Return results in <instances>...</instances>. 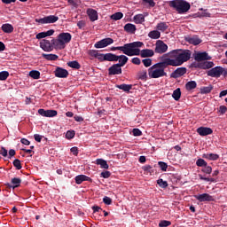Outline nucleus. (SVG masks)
I'll return each instance as SVG.
<instances>
[{"instance_id":"1a4fd4ad","label":"nucleus","mask_w":227,"mask_h":227,"mask_svg":"<svg viewBox=\"0 0 227 227\" xmlns=\"http://www.w3.org/2000/svg\"><path fill=\"white\" fill-rule=\"evenodd\" d=\"M58 38L59 39V43H60V46L61 48L60 49H64L65 48V45L67 43H69L72 40V35L71 34L69 33H60L59 35H58Z\"/></svg>"},{"instance_id":"6e6d98bb","label":"nucleus","mask_w":227,"mask_h":227,"mask_svg":"<svg viewBox=\"0 0 227 227\" xmlns=\"http://www.w3.org/2000/svg\"><path fill=\"white\" fill-rule=\"evenodd\" d=\"M142 168L145 172H148V173L152 174L153 171L151 169H153V167H152L151 165H145L142 167Z\"/></svg>"},{"instance_id":"c03bdc74","label":"nucleus","mask_w":227,"mask_h":227,"mask_svg":"<svg viewBox=\"0 0 227 227\" xmlns=\"http://www.w3.org/2000/svg\"><path fill=\"white\" fill-rule=\"evenodd\" d=\"M10 74L8 71L0 72V81H5L9 77Z\"/></svg>"},{"instance_id":"49530a36","label":"nucleus","mask_w":227,"mask_h":227,"mask_svg":"<svg viewBox=\"0 0 227 227\" xmlns=\"http://www.w3.org/2000/svg\"><path fill=\"white\" fill-rule=\"evenodd\" d=\"M171 225V222L168 220H161V222L159 223V227H168Z\"/></svg>"},{"instance_id":"ea45409f","label":"nucleus","mask_w":227,"mask_h":227,"mask_svg":"<svg viewBox=\"0 0 227 227\" xmlns=\"http://www.w3.org/2000/svg\"><path fill=\"white\" fill-rule=\"evenodd\" d=\"M51 49L62 47L61 43H60V41H59V38H58V39H51Z\"/></svg>"},{"instance_id":"c9c22d12","label":"nucleus","mask_w":227,"mask_h":227,"mask_svg":"<svg viewBox=\"0 0 227 227\" xmlns=\"http://www.w3.org/2000/svg\"><path fill=\"white\" fill-rule=\"evenodd\" d=\"M196 87H197V82L195 81L188 82H186V85H185L186 90H189V91L196 89Z\"/></svg>"},{"instance_id":"0eeeda50","label":"nucleus","mask_w":227,"mask_h":227,"mask_svg":"<svg viewBox=\"0 0 227 227\" xmlns=\"http://www.w3.org/2000/svg\"><path fill=\"white\" fill-rule=\"evenodd\" d=\"M208 77L219 78L222 75H227V70L222 67H215L207 71Z\"/></svg>"},{"instance_id":"09e8293b","label":"nucleus","mask_w":227,"mask_h":227,"mask_svg":"<svg viewBox=\"0 0 227 227\" xmlns=\"http://www.w3.org/2000/svg\"><path fill=\"white\" fill-rule=\"evenodd\" d=\"M101 177H103L104 179H108L110 178V176H112V173L108 170L106 171H102L100 174Z\"/></svg>"},{"instance_id":"4c0bfd02","label":"nucleus","mask_w":227,"mask_h":227,"mask_svg":"<svg viewBox=\"0 0 227 227\" xmlns=\"http://www.w3.org/2000/svg\"><path fill=\"white\" fill-rule=\"evenodd\" d=\"M157 184L161 188V189H166L168 186V184L167 181H164L162 178H159L157 180Z\"/></svg>"},{"instance_id":"69168bd1","label":"nucleus","mask_w":227,"mask_h":227,"mask_svg":"<svg viewBox=\"0 0 227 227\" xmlns=\"http://www.w3.org/2000/svg\"><path fill=\"white\" fill-rule=\"evenodd\" d=\"M34 138H35V141H37L38 143H40V142H42L43 136L38 135V134H35V135H34Z\"/></svg>"},{"instance_id":"680f3d73","label":"nucleus","mask_w":227,"mask_h":227,"mask_svg":"<svg viewBox=\"0 0 227 227\" xmlns=\"http://www.w3.org/2000/svg\"><path fill=\"white\" fill-rule=\"evenodd\" d=\"M131 62H132V64L137 65V66H139L141 64V60L137 57L133 58Z\"/></svg>"},{"instance_id":"4be33fe9","label":"nucleus","mask_w":227,"mask_h":227,"mask_svg":"<svg viewBox=\"0 0 227 227\" xmlns=\"http://www.w3.org/2000/svg\"><path fill=\"white\" fill-rule=\"evenodd\" d=\"M141 58L145 59V58H152L155 55V51H153V50L152 49H143L142 51H140V54Z\"/></svg>"},{"instance_id":"c85d7f7f","label":"nucleus","mask_w":227,"mask_h":227,"mask_svg":"<svg viewBox=\"0 0 227 227\" xmlns=\"http://www.w3.org/2000/svg\"><path fill=\"white\" fill-rule=\"evenodd\" d=\"M96 164L99 165L101 168L109 169V164L107 161H106V160H103L102 158L96 160Z\"/></svg>"},{"instance_id":"b1692460","label":"nucleus","mask_w":227,"mask_h":227,"mask_svg":"<svg viewBox=\"0 0 227 227\" xmlns=\"http://www.w3.org/2000/svg\"><path fill=\"white\" fill-rule=\"evenodd\" d=\"M1 30L5 34H12L14 30V27L12 24L5 23L1 26Z\"/></svg>"},{"instance_id":"e2e57ef3","label":"nucleus","mask_w":227,"mask_h":227,"mask_svg":"<svg viewBox=\"0 0 227 227\" xmlns=\"http://www.w3.org/2000/svg\"><path fill=\"white\" fill-rule=\"evenodd\" d=\"M0 155H2L3 157H7L8 151L4 147H1Z\"/></svg>"},{"instance_id":"20e7f679","label":"nucleus","mask_w":227,"mask_h":227,"mask_svg":"<svg viewBox=\"0 0 227 227\" xmlns=\"http://www.w3.org/2000/svg\"><path fill=\"white\" fill-rule=\"evenodd\" d=\"M169 66L170 64L167 59H165L161 62H158L154 64L148 69L149 77L151 78L168 77V74L165 72V69H167Z\"/></svg>"},{"instance_id":"13d9d810","label":"nucleus","mask_w":227,"mask_h":227,"mask_svg":"<svg viewBox=\"0 0 227 227\" xmlns=\"http://www.w3.org/2000/svg\"><path fill=\"white\" fill-rule=\"evenodd\" d=\"M219 113L223 115L227 113V106H225L224 105H222L221 106H219Z\"/></svg>"},{"instance_id":"5701e85b","label":"nucleus","mask_w":227,"mask_h":227,"mask_svg":"<svg viewBox=\"0 0 227 227\" xmlns=\"http://www.w3.org/2000/svg\"><path fill=\"white\" fill-rule=\"evenodd\" d=\"M87 14L90 21H95L98 20V13L97 12V11H95V9H88Z\"/></svg>"},{"instance_id":"de8ad7c7","label":"nucleus","mask_w":227,"mask_h":227,"mask_svg":"<svg viewBox=\"0 0 227 227\" xmlns=\"http://www.w3.org/2000/svg\"><path fill=\"white\" fill-rule=\"evenodd\" d=\"M202 172L205 173V174H207V175H210V174L212 173V168H211V166H208V165L207 164L205 167H203Z\"/></svg>"},{"instance_id":"58836bf2","label":"nucleus","mask_w":227,"mask_h":227,"mask_svg":"<svg viewBox=\"0 0 227 227\" xmlns=\"http://www.w3.org/2000/svg\"><path fill=\"white\" fill-rule=\"evenodd\" d=\"M123 18V13L121 12H115L114 14L111 15L110 19L114 20H120L121 19Z\"/></svg>"},{"instance_id":"79ce46f5","label":"nucleus","mask_w":227,"mask_h":227,"mask_svg":"<svg viewBox=\"0 0 227 227\" xmlns=\"http://www.w3.org/2000/svg\"><path fill=\"white\" fill-rule=\"evenodd\" d=\"M29 75L34 79H39L41 77V73L36 70H32L29 72Z\"/></svg>"},{"instance_id":"9b49d317","label":"nucleus","mask_w":227,"mask_h":227,"mask_svg":"<svg viewBox=\"0 0 227 227\" xmlns=\"http://www.w3.org/2000/svg\"><path fill=\"white\" fill-rule=\"evenodd\" d=\"M59 20V16L49 15V16L35 20V21L41 24H52L57 22Z\"/></svg>"},{"instance_id":"6e6552de","label":"nucleus","mask_w":227,"mask_h":227,"mask_svg":"<svg viewBox=\"0 0 227 227\" xmlns=\"http://www.w3.org/2000/svg\"><path fill=\"white\" fill-rule=\"evenodd\" d=\"M168 46L161 40H159L155 43L154 51L157 54H164L168 51Z\"/></svg>"},{"instance_id":"423d86ee","label":"nucleus","mask_w":227,"mask_h":227,"mask_svg":"<svg viewBox=\"0 0 227 227\" xmlns=\"http://www.w3.org/2000/svg\"><path fill=\"white\" fill-rule=\"evenodd\" d=\"M90 56L97 59L99 62H106L113 58V52L101 53L98 50H90Z\"/></svg>"},{"instance_id":"774afa93","label":"nucleus","mask_w":227,"mask_h":227,"mask_svg":"<svg viewBox=\"0 0 227 227\" xmlns=\"http://www.w3.org/2000/svg\"><path fill=\"white\" fill-rule=\"evenodd\" d=\"M71 153H73L74 155L77 156L78 155V148L77 147L71 148Z\"/></svg>"},{"instance_id":"39448f33","label":"nucleus","mask_w":227,"mask_h":227,"mask_svg":"<svg viewBox=\"0 0 227 227\" xmlns=\"http://www.w3.org/2000/svg\"><path fill=\"white\" fill-rule=\"evenodd\" d=\"M168 6L180 15L187 13L191 9V4L185 0H171L168 2Z\"/></svg>"},{"instance_id":"2eb2a0df","label":"nucleus","mask_w":227,"mask_h":227,"mask_svg":"<svg viewBox=\"0 0 227 227\" xmlns=\"http://www.w3.org/2000/svg\"><path fill=\"white\" fill-rule=\"evenodd\" d=\"M40 47L46 52H51L53 51L51 42L49 40H43L40 42Z\"/></svg>"},{"instance_id":"9d476101","label":"nucleus","mask_w":227,"mask_h":227,"mask_svg":"<svg viewBox=\"0 0 227 227\" xmlns=\"http://www.w3.org/2000/svg\"><path fill=\"white\" fill-rule=\"evenodd\" d=\"M38 114L43 117L54 118L58 115V111L54 109L45 110L44 108H40L38 109Z\"/></svg>"},{"instance_id":"864d4df0","label":"nucleus","mask_w":227,"mask_h":227,"mask_svg":"<svg viewBox=\"0 0 227 227\" xmlns=\"http://www.w3.org/2000/svg\"><path fill=\"white\" fill-rule=\"evenodd\" d=\"M142 62H143V64H144V66H145V67H150L151 65H152V59H144L142 60Z\"/></svg>"},{"instance_id":"052dcab7","label":"nucleus","mask_w":227,"mask_h":227,"mask_svg":"<svg viewBox=\"0 0 227 227\" xmlns=\"http://www.w3.org/2000/svg\"><path fill=\"white\" fill-rule=\"evenodd\" d=\"M132 133H133V136L135 137L142 136V131L139 129H134Z\"/></svg>"},{"instance_id":"e433bc0d","label":"nucleus","mask_w":227,"mask_h":227,"mask_svg":"<svg viewBox=\"0 0 227 227\" xmlns=\"http://www.w3.org/2000/svg\"><path fill=\"white\" fill-rule=\"evenodd\" d=\"M134 21L136 24H142L145 21V16L143 14H137L134 16Z\"/></svg>"},{"instance_id":"37998d69","label":"nucleus","mask_w":227,"mask_h":227,"mask_svg":"<svg viewBox=\"0 0 227 227\" xmlns=\"http://www.w3.org/2000/svg\"><path fill=\"white\" fill-rule=\"evenodd\" d=\"M158 165H159L160 168L161 169V171L167 172L168 168V163H165V161H158Z\"/></svg>"},{"instance_id":"5fc2aeb1","label":"nucleus","mask_w":227,"mask_h":227,"mask_svg":"<svg viewBox=\"0 0 227 227\" xmlns=\"http://www.w3.org/2000/svg\"><path fill=\"white\" fill-rule=\"evenodd\" d=\"M67 3H69L74 7H77L79 4H81V0H67Z\"/></svg>"},{"instance_id":"f8f14e48","label":"nucleus","mask_w":227,"mask_h":227,"mask_svg":"<svg viewBox=\"0 0 227 227\" xmlns=\"http://www.w3.org/2000/svg\"><path fill=\"white\" fill-rule=\"evenodd\" d=\"M114 43V39L112 38H106L102 39L99 42L95 43L94 47L96 49H104L106 47H108L109 45L113 44Z\"/></svg>"},{"instance_id":"2f4dec72","label":"nucleus","mask_w":227,"mask_h":227,"mask_svg":"<svg viewBox=\"0 0 227 227\" xmlns=\"http://www.w3.org/2000/svg\"><path fill=\"white\" fill-rule=\"evenodd\" d=\"M148 36L151 38V39H159L160 38L161 36V33L159 31V30H154V31H151L149 34H148Z\"/></svg>"},{"instance_id":"bb28decb","label":"nucleus","mask_w":227,"mask_h":227,"mask_svg":"<svg viewBox=\"0 0 227 227\" xmlns=\"http://www.w3.org/2000/svg\"><path fill=\"white\" fill-rule=\"evenodd\" d=\"M42 57L48 61H57L59 59V56L53 53H43Z\"/></svg>"},{"instance_id":"f3484780","label":"nucleus","mask_w":227,"mask_h":227,"mask_svg":"<svg viewBox=\"0 0 227 227\" xmlns=\"http://www.w3.org/2000/svg\"><path fill=\"white\" fill-rule=\"evenodd\" d=\"M194 197L200 202L214 201V198L211 195H209L208 193L198 194V195H194Z\"/></svg>"},{"instance_id":"7ed1b4c3","label":"nucleus","mask_w":227,"mask_h":227,"mask_svg":"<svg viewBox=\"0 0 227 227\" xmlns=\"http://www.w3.org/2000/svg\"><path fill=\"white\" fill-rule=\"evenodd\" d=\"M144 46L142 42L127 43L124 46H112V51H120L129 57L139 56L140 49Z\"/></svg>"},{"instance_id":"72a5a7b5","label":"nucleus","mask_w":227,"mask_h":227,"mask_svg":"<svg viewBox=\"0 0 227 227\" xmlns=\"http://www.w3.org/2000/svg\"><path fill=\"white\" fill-rule=\"evenodd\" d=\"M117 89L124 90L125 92H129V90L132 89L131 84H120L115 86Z\"/></svg>"},{"instance_id":"4468645a","label":"nucleus","mask_w":227,"mask_h":227,"mask_svg":"<svg viewBox=\"0 0 227 227\" xmlns=\"http://www.w3.org/2000/svg\"><path fill=\"white\" fill-rule=\"evenodd\" d=\"M194 59H195L197 62H201V61L210 60L211 58H210V56H208L207 52L203 51V52H197V53L194 55Z\"/></svg>"},{"instance_id":"aec40b11","label":"nucleus","mask_w":227,"mask_h":227,"mask_svg":"<svg viewBox=\"0 0 227 227\" xmlns=\"http://www.w3.org/2000/svg\"><path fill=\"white\" fill-rule=\"evenodd\" d=\"M21 179L20 177H13L11 184H7V188L16 189L20 186Z\"/></svg>"},{"instance_id":"a19ab883","label":"nucleus","mask_w":227,"mask_h":227,"mask_svg":"<svg viewBox=\"0 0 227 227\" xmlns=\"http://www.w3.org/2000/svg\"><path fill=\"white\" fill-rule=\"evenodd\" d=\"M212 90H214V86H212V85H209L207 87H202L200 89V93L201 94H208L211 92Z\"/></svg>"},{"instance_id":"338daca9","label":"nucleus","mask_w":227,"mask_h":227,"mask_svg":"<svg viewBox=\"0 0 227 227\" xmlns=\"http://www.w3.org/2000/svg\"><path fill=\"white\" fill-rule=\"evenodd\" d=\"M44 33H45L46 37H48V36L53 35L54 33H55V30L54 29H50L49 31H46Z\"/></svg>"},{"instance_id":"8fccbe9b","label":"nucleus","mask_w":227,"mask_h":227,"mask_svg":"<svg viewBox=\"0 0 227 227\" xmlns=\"http://www.w3.org/2000/svg\"><path fill=\"white\" fill-rule=\"evenodd\" d=\"M13 166L16 168L17 170H20L22 168V165L20 163V160H14Z\"/></svg>"},{"instance_id":"473e14b6","label":"nucleus","mask_w":227,"mask_h":227,"mask_svg":"<svg viewBox=\"0 0 227 227\" xmlns=\"http://www.w3.org/2000/svg\"><path fill=\"white\" fill-rule=\"evenodd\" d=\"M168 25L167 22H160L157 24L156 28L161 32H165L168 28Z\"/></svg>"},{"instance_id":"4d7b16f0","label":"nucleus","mask_w":227,"mask_h":227,"mask_svg":"<svg viewBox=\"0 0 227 227\" xmlns=\"http://www.w3.org/2000/svg\"><path fill=\"white\" fill-rule=\"evenodd\" d=\"M103 202L106 204V205H111L113 203V200L110 198V197H107V196H105L103 198Z\"/></svg>"},{"instance_id":"393cba45","label":"nucleus","mask_w":227,"mask_h":227,"mask_svg":"<svg viewBox=\"0 0 227 227\" xmlns=\"http://www.w3.org/2000/svg\"><path fill=\"white\" fill-rule=\"evenodd\" d=\"M124 31H126V33L134 35L137 31V27L134 24L128 23L124 25Z\"/></svg>"},{"instance_id":"a211bd4d","label":"nucleus","mask_w":227,"mask_h":227,"mask_svg":"<svg viewBox=\"0 0 227 227\" xmlns=\"http://www.w3.org/2000/svg\"><path fill=\"white\" fill-rule=\"evenodd\" d=\"M197 132L200 136H210V134H214V130L207 127H200L197 129Z\"/></svg>"},{"instance_id":"bf43d9fd","label":"nucleus","mask_w":227,"mask_h":227,"mask_svg":"<svg viewBox=\"0 0 227 227\" xmlns=\"http://www.w3.org/2000/svg\"><path fill=\"white\" fill-rule=\"evenodd\" d=\"M77 26L80 29H83L86 26V21L85 20H80V21H78Z\"/></svg>"},{"instance_id":"f704fd0d","label":"nucleus","mask_w":227,"mask_h":227,"mask_svg":"<svg viewBox=\"0 0 227 227\" xmlns=\"http://www.w3.org/2000/svg\"><path fill=\"white\" fill-rule=\"evenodd\" d=\"M172 98H174L175 101H179L181 98V90L177 88L172 93Z\"/></svg>"},{"instance_id":"a18cd8bd","label":"nucleus","mask_w":227,"mask_h":227,"mask_svg":"<svg viewBox=\"0 0 227 227\" xmlns=\"http://www.w3.org/2000/svg\"><path fill=\"white\" fill-rule=\"evenodd\" d=\"M207 161H205V160H202V158H199V160H197L196 161V165L200 168H204L205 166H207Z\"/></svg>"},{"instance_id":"cd10ccee","label":"nucleus","mask_w":227,"mask_h":227,"mask_svg":"<svg viewBox=\"0 0 227 227\" xmlns=\"http://www.w3.org/2000/svg\"><path fill=\"white\" fill-rule=\"evenodd\" d=\"M202 158L207 159L208 160H217L220 159V155L215 153H205L202 155Z\"/></svg>"},{"instance_id":"f257e3e1","label":"nucleus","mask_w":227,"mask_h":227,"mask_svg":"<svg viewBox=\"0 0 227 227\" xmlns=\"http://www.w3.org/2000/svg\"><path fill=\"white\" fill-rule=\"evenodd\" d=\"M192 54L189 49H175L167 53L166 59L169 67H181L191 59Z\"/></svg>"},{"instance_id":"3c124183","label":"nucleus","mask_w":227,"mask_h":227,"mask_svg":"<svg viewBox=\"0 0 227 227\" xmlns=\"http://www.w3.org/2000/svg\"><path fill=\"white\" fill-rule=\"evenodd\" d=\"M137 77L141 80H145L147 78V73L145 70L138 73Z\"/></svg>"},{"instance_id":"6ab92c4d","label":"nucleus","mask_w":227,"mask_h":227,"mask_svg":"<svg viewBox=\"0 0 227 227\" xmlns=\"http://www.w3.org/2000/svg\"><path fill=\"white\" fill-rule=\"evenodd\" d=\"M83 182H92V179L85 175H78L75 176V183L76 184L80 185L82 184Z\"/></svg>"},{"instance_id":"dca6fc26","label":"nucleus","mask_w":227,"mask_h":227,"mask_svg":"<svg viewBox=\"0 0 227 227\" xmlns=\"http://www.w3.org/2000/svg\"><path fill=\"white\" fill-rule=\"evenodd\" d=\"M187 72L186 67H177L173 73H171L170 77L178 78L184 75Z\"/></svg>"},{"instance_id":"f03ea898","label":"nucleus","mask_w":227,"mask_h":227,"mask_svg":"<svg viewBox=\"0 0 227 227\" xmlns=\"http://www.w3.org/2000/svg\"><path fill=\"white\" fill-rule=\"evenodd\" d=\"M112 58L110 59H107L106 62H117L116 64H113L108 68V75H121L122 74V67H125V65L129 61V58L126 55H116L114 53H112Z\"/></svg>"},{"instance_id":"c756f323","label":"nucleus","mask_w":227,"mask_h":227,"mask_svg":"<svg viewBox=\"0 0 227 227\" xmlns=\"http://www.w3.org/2000/svg\"><path fill=\"white\" fill-rule=\"evenodd\" d=\"M67 66L74 70H80L81 69V65L79 64V62L77 60H73V61H69L67 62Z\"/></svg>"},{"instance_id":"a878e982","label":"nucleus","mask_w":227,"mask_h":227,"mask_svg":"<svg viewBox=\"0 0 227 227\" xmlns=\"http://www.w3.org/2000/svg\"><path fill=\"white\" fill-rule=\"evenodd\" d=\"M200 69L202 70H208L214 67V62L212 61H204V62H200Z\"/></svg>"},{"instance_id":"0e129e2a","label":"nucleus","mask_w":227,"mask_h":227,"mask_svg":"<svg viewBox=\"0 0 227 227\" xmlns=\"http://www.w3.org/2000/svg\"><path fill=\"white\" fill-rule=\"evenodd\" d=\"M45 37H47L45 32L39 33L35 35V38L38 40L45 38Z\"/></svg>"},{"instance_id":"ddd939ff","label":"nucleus","mask_w":227,"mask_h":227,"mask_svg":"<svg viewBox=\"0 0 227 227\" xmlns=\"http://www.w3.org/2000/svg\"><path fill=\"white\" fill-rule=\"evenodd\" d=\"M54 75L55 77H59V78H67L68 77L69 73L67 69L60 67H57L56 69L54 70Z\"/></svg>"},{"instance_id":"603ef678","label":"nucleus","mask_w":227,"mask_h":227,"mask_svg":"<svg viewBox=\"0 0 227 227\" xmlns=\"http://www.w3.org/2000/svg\"><path fill=\"white\" fill-rule=\"evenodd\" d=\"M75 136V133L74 130H67V132L66 133V138L67 139H72L74 138Z\"/></svg>"},{"instance_id":"412c9836","label":"nucleus","mask_w":227,"mask_h":227,"mask_svg":"<svg viewBox=\"0 0 227 227\" xmlns=\"http://www.w3.org/2000/svg\"><path fill=\"white\" fill-rule=\"evenodd\" d=\"M184 40L193 45H199L202 42L198 35L186 36L184 37Z\"/></svg>"},{"instance_id":"7c9ffc66","label":"nucleus","mask_w":227,"mask_h":227,"mask_svg":"<svg viewBox=\"0 0 227 227\" xmlns=\"http://www.w3.org/2000/svg\"><path fill=\"white\" fill-rule=\"evenodd\" d=\"M142 5L146 8H154L155 1L153 0H142Z\"/></svg>"}]
</instances>
